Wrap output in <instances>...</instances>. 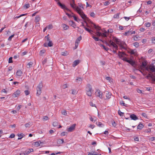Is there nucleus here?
<instances>
[{
    "label": "nucleus",
    "mask_w": 155,
    "mask_h": 155,
    "mask_svg": "<svg viewBox=\"0 0 155 155\" xmlns=\"http://www.w3.org/2000/svg\"><path fill=\"white\" fill-rule=\"evenodd\" d=\"M86 94L88 96L90 97L91 96L93 90L92 86L90 84H88L87 85L86 87Z\"/></svg>",
    "instance_id": "nucleus-1"
},
{
    "label": "nucleus",
    "mask_w": 155,
    "mask_h": 155,
    "mask_svg": "<svg viewBox=\"0 0 155 155\" xmlns=\"http://www.w3.org/2000/svg\"><path fill=\"white\" fill-rule=\"evenodd\" d=\"M43 84L42 81L40 82L36 87L37 90V96H39L41 93V89L43 87Z\"/></svg>",
    "instance_id": "nucleus-2"
},
{
    "label": "nucleus",
    "mask_w": 155,
    "mask_h": 155,
    "mask_svg": "<svg viewBox=\"0 0 155 155\" xmlns=\"http://www.w3.org/2000/svg\"><path fill=\"white\" fill-rule=\"evenodd\" d=\"M77 12L80 15L83 19L87 20L88 21H90V19L86 16L81 8L79 9V10Z\"/></svg>",
    "instance_id": "nucleus-3"
},
{
    "label": "nucleus",
    "mask_w": 155,
    "mask_h": 155,
    "mask_svg": "<svg viewBox=\"0 0 155 155\" xmlns=\"http://www.w3.org/2000/svg\"><path fill=\"white\" fill-rule=\"evenodd\" d=\"M146 70L148 71H150L151 72H155V66L153 64L148 65L146 67Z\"/></svg>",
    "instance_id": "nucleus-4"
},
{
    "label": "nucleus",
    "mask_w": 155,
    "mask_h": 155,
    "mask_svg": "<svg viewBox=\"0 0 155 155\" xmlns=\"http://www.w3.org/2000/svg\"><path fill=\"white\" fill-rule=\"evenodd\" d=\"M58 5L61 7V8L64 9H65L68 11L71 12V11L68 8H67L64 4H61L60 2H58L57 3Z\"/></svg>",
    "instance_id": "nucleus-5"
},
{
    "label": "nucleus",
    "mask_w": 155,
    "mask_h": 155,
    "mask_svg": "<svg viewBox=\"0 0 155 155\" xmlns=\"http://www.w3.org/2000/svg\"><path fill=\"white\" fill-rule=\"evenodd\" d=\"M96 96L98 97L101 98H102V93L99 90L97 89L95 93Z\"/></svg>",
    "instance_id": "nucleus-6"
},
{
    "label": "nucleus",
    "mask_w": 155,
    "mask_h": 155,
    "mask_svg": "<svg viewBox=\"0 0 155 155\" xmlns=\"http://www.w3.org/2000/svg\"><path fill=\"white\" fill-rule=\"evenodd\" d=\"M70 5H71V7L73 9H74L77 12L79 10V9L81 8L78 7H76L75 3H74L73 4H72L71 3H70Z\"/></svg>",
    "instance_id": "nucleus-7"
},
{
    "label": "nucleus",
    "mask_w": 155,
    "mask_h": 155,
    "mask_svg": "<svg viewBox=\"0 0 155 155\" xmlns=\"http://www.w3.org/2000/svg\"><path fill=\"white\" fill-rule=\"evenodd\" d=\"M76 124H72L71 127L67 129V131L68 132H71L72 131L75 129Z\"/></svg>",
    "instance_id": "nucleus-8"
},
{
    "label": "nucleus",
    "mask_w": 155,
    "mask_h": 155,
    "mask_svg": "<svg viewBox=\"0 0 155 155\" xmlns=\"http://www.w3.org/2000/svg\"><path fill=\"white\" fill-rule=\"evenodd\" d=\"M20 94V91L19 90H17L12 94V96L14 97H17L19 96Z\"/></svg>",
    "instance_id": "nucleus-9"
},
{
    "label": "nucleus",
    "mask_w": 155,
    "mask_h": 155,
    "mask_svg": "<svg viewBox=\"0 0 155 155\" xmlns=\"http://www.w3.org/2000/svg\"><path fill=\"white\" fill-rule=\"evenodd\" d=\"M33 151V149L32 148H29L27 149L25 151V155L28 154L30 152Z\"/></svg>",
    "instance_id": "nucleus-10"
},
{
    "label": "nucleus",
    "mask_w": 155,
    "mask_h": 155,
    "mask_svg": "<svg viewBox=\"0 0 155 155\" xmlns=\"http://www.w3.org/2000/svg\"><path fill=\"white\" fill-rule=\"evenodd\" d=\"M130 117L132 120H135L138 119V118L136 116V115L134 114L130 115Z\"/></svg>",
    "instance_id": "nucleus-11"
},
{
    "label": "nucleus",
    "mask_w": 155,
    "mask_h": 155,
    "mask_svg": "<svg viewBox=\"0 0 155 155\" xmlns=\"http://www.w3.org/2000/svg\"><path fill=\"white\" fill-rule=\"evenodd\" d=\"M106 94V99H108L110 98L111 97V94L108 91H106L105 92Z\"/></svg>",
    "instance_id": "nucleus-12"
},
{
    "label": "nucleus",
    "mask_w": 155,
    "mask_h": 155,
    "mask_svg": "<svg viewBox=\"0 0 155 155\" xmlns=\"http://www.w3.org/2000/svg\"><path fill=\"white\" fill-rule=\"evenodd\" d=\"M69 24L71 26L75 28L76 26V25L74 22L73 21H68Z\"/></svg>",
    "instance_id": "nucleus-13"
},
{
    "label": "nucleus",
    "mask_w": 155,
    "mask_h": 155,
    "mask_svg": "<svg viewBox=\"0 0 155 155\" xmlns=\"http://www.w3.org/2000/svg\"><path fill=\"white\" fill-rule=\"evenodd\" d=\"M93 25V27L95 28L96 31H100L101 30V28L98 26H97L95 24L92 23Z\"/></svg>",
    "instance_id": "nucleus-14"
},
{
    "label": "nucleus",
    "mask_w": 155,
    "mask_h": 155,
    "mask_svg": "<svg viewBox=\"0 0 155 155\" xmlns=\"http://www.w3.org/2000/svg\"><path fill=\"white\" fill-rule=\"evenodd\" d=\"M82 79L81 78L78 77L76 79V81L78 84H81L82 82Z\"/></svg>",
    "instance_id": "nucleus-15"
},
{
    "label": "nucleus",
    "mask_w": 155,
    "mask_h": 155,
    "mask_svg": "<svg viewBox=\"0 0 155 155\" xmlns=\"http://www.w3.org/2000/svg\"><path fill=\"white\" fill-rule=\"evenodd\" d=\"M106 42L108 45L110 47H111V45H113V44L114 43V42L111 40H109L108 43Z\"/></svg>",
    "instance_id": "nucleus-16"
},
{
    "label": "nucleus",
    "mask_w": 155,
    "mask_h": 155,
    "mask_svg": "<svg viewBox=\"0 0 155 155\" xmlns=\"http://www.w3.org/2000/svg\"><path fill=\"white\" fill-rule=\"evenodd\" d=\"M64 142V140L63 139H58L57 141V143L58 144L63 143Z\"/></svg>",
    "instance_id": "nucleus-17"
},
{
    "label": "nucleus",
    "mask_w": 155,
    "mask_h": 155,
    "mask_svg": "<svg viewBox=\"0 0 155 155\" xmlns=\"http://www.w3.org/2000/svg\"><path fill=\"white\" fill-rule=\"evenodd\" d=\"M62 26L64 30H65L68 29L69 28L68 26L64 24H62Z\"/></svg>",
    "instance_id": "nucleus-18"
},
{
    "label": "nucleus",
    "mask_w": 155,
    "mask_h": 155,
    "mask_svg": "<svg viewBox=\"0 0 155 155\" xmlns=\"http://www.w3.org/2000/svg\"><path fill=\"white\" fill-rule=\"evenodd\" d=\"M22 74V72L20 70H18L16 72V74L18 76H21Z\"/></svg>",
    "instance_id": "nucleus-19"
},
{
    "label": "nucleus",
    "mask_w": 155,
    "mask_h": 155,
    "mask_svg": "<svg viewBox=\"0 0 155 155\" xmlns=\"http://www.w3.org/2000/svg\"><path fill=\"white\" fill-rule=\"evenodd\" d=\"M92 38H94V39L95 41H97L99 40H100L101 41H102V42H103V41H102L101 40H99L98 38L95 37V35L93 34H92Z\"/></svg>",
    "instance_id": "nucleus-20"
},
{
    "label": "nucleus",
    "mask_w": 155,
    "mask_h": 155,
    "mask_svg": "<svg viewBox=\"0 0 155 155\" xmlns=\"http://www.w3.org/2000/svg\"><path fill=\"white\" fill-rule=\"evenodd\" d=\"M41 143V142L39 141L33 143L34 145L36 147H38L40 145V144Z\"/></svg>",
    "instance_id": "nucleus-21"
},
{
    "label": "nucleus",
    "mask_w": 155,
    "mask_h": 155,
    "mask_svg": "<svg viewBox=\"0 0 155 155\" xmlns=\"http://www.w3.org/2000/svg\"><path fill=\"white\" fill-rule=\"evenodd\" d=\"M40 19V17L39 15H36L35 18V22L38 23Z\"/></svg>",
    "instance_id": "nucleus-22"
},
{
    "label": "nucleus",
    "mask_w": 155,
    "mask_h": 155,
    "mask_svg": "<svg viewBox=\"0 0 155 155\" xmlns=\"http://www.w3.org/2000/svg\"><path fill=\"white\" fill-rule=\"evenodd\" d=\"M143 125L141 124L140 123L138 125L137 127V129H139L141 130L142 129V128L143 127Z\"/></svg>",
    "instance_id": "nucleus-23"
},
{
    "label": "nucleus",
    "mask_w": 155,
    "mask_h": 155,
    "mask_svg": "<svg viewBox=\"0 0 155 155\" xmlns=\"http://www.w3.org/2000/svg\"><path fill=\"white\" fill-rule=\"evenodd\" d=\"M80 61L79 60H76L74 61L73 62V66H75L77 65L80 63Z\"/></svg>",
    "instance_id": "nucleus-24"
},
{
    "label": "nucleus",
    "mask_w": 155,
    "mask_h": 155,
    "mask_svg": "<svg viewBox=\"0 0 155 155\" xmlns=\"http://www.w3.org/2000/svg\"><path fill=\"white\" fill-rule=\"evenodd\" d=\"M32 122H29L25 124V126L26 127H29L31 125Z\"/></svg>",
    "instance_id": "nucleus-25"
},
{
    "label": "nucleus",
    "mask_w": 155,
    "mask_h": 155,
    "mask_svg": "<svg viewBox=\"0 0 155 155\" xmlns=\"http://www.w3.org/2000/svg\"><path fill=\"white\" fill-rule=\"evenodd\" d=\"M150 78L152 79L151 81L153 82V83H155L154 82H155V76L152 74Z\"/></svg>",
    "instance_id": "nucleus-26"
},
{
    "label": "nucleus",
    "mask_w": 155,
    "mask_h": 155,
    "mask_svg": "<svg viewBox=\"0 0 155 155\" xmlns=\"http://www.w3.org/2000/svg\"><path fill=\"white\" fill-rule=\"evenodd\" d=\"M147 63L145 61H143L142 62V65H141V67L143 68H145L146 69V67H147Z\"/></svg>",
    "instance_id": "nucleus-27"
},
{
    "label": "nucleus",
    "mask_w": 155,
    "mask_h": 155,
    "mask_svg": "<svg viewBox=\"0 0 155 155\" xmlns=\"http://www.w3.org/2000/svg\"><path fill=\"white\" fill-rule=\"evenodd\" d=\"M118 55L119 56V58L122 59L123 57V55L121 53V52L119 51L118 53Z\"/></svg>",
    "instance_id": "nucleus-28"
},
{
    "label": "nucleus",
    "mask_w": 155,
    "mask_h": 155,
    "mask_svg": "<svg viewBox=\"0 0 155 155\" xmlns=\"http://www.w3.org/2000/svg\"><path fill=\"white\" fill-rule=\"evenodd\" d=\"M82 39V38L81 36H80L79 37H78L77 39L76 40L75 42L76 43H79L80 41Z\"/></svg>",
    "instance_id": "nucleus-29"
},
{
    "label": "nucleus",
    "mask_w": 155,
    "mask_h": 155,
    "mask_svg": "<svg viewBox=\"0 0 155 155\" xmlns=\"http://www.w3.org/2000/svg\"><path fill=\"white\" fill-rule=\"evenodd\" d=\"M84 28L85 29V30L89 32L91 34H92V32H93V31L90 29L89 28H86L85 27H84Z\"/></svg>",
    "instance_id": "nucleus-30"
},
{
    "label": "nucleus",
    "mask_w": 155,
    "mask_h": 155,
    "mask_svg": "<svg viewBox=\"0 0 155 155\" xmlns=\"http://www.w3.org/2000/svg\"><path fill=\"white\" fill-rule=\"evenodd\" d=\"M152 74H151V72L150 73H149L147 76L146 77H145V78H147V79H148V80H150V78H151V76L152 75Z\"/></svg>",
    "instance_id": "nucleus-31"
},
{
    "label": "nucleus",
    "mask_w": 155,
    "mask_h": 155,
    "mask_svg": "<svg viewBox=\"0 0 155 155\" xmlns=\"http://www.w3.org/2000/svg\"><path fill=\"white\" fill-rule=\"evenodd\" d=\"M33 63L31 62H29L27 65V67L28 68H30L31 67Z\"/></svg>",
    "instance_id": "nucleus-32"
},
{
    "label": "nucleus",
    "mask_w": 155,
    "mask_h": 155,
    "mask_svg": "<svg viewBox=\"0 0 155 155\" xmlns=\"http://www.w3.org/2000/svg\"><path fill=\"white\" fill-rule=\"evenodd\" d=\"M111 46H113L114 48L116 50H117L118 49V47L117 45H116L114 43L111 45Z\"/></svg>",
    "instance_id": "nucleus-33"
},
{
    "label": "nucleus",
    "mask_w": 155,
    "mask_h": 155,
    "mask_svg": "<svg viewBox=\"0 0 155 155\" xmlns=\"http://www.w3.org/2000/svg\"><path fill=\"white\" fill-rule=\"evenodd\" d=\"M127 62L131 64L132 65H133L135 64V62L132 60H129L127 61Z\"/></svg>",
    "instance_id": "nucleus-34"
},
{
    "label": "nucleus",
    "mask_w": 155,
    "mask_h": 155,
    "mask_svg": "<svg viewBox=\"0 0 155 155\" xmlns=\"http://www.w3.org/2000/svg\"><path fill=\"white\" fill-rule=\"evenodd\" d=\"M96 124L97 126L99 127H102L104 125L102 124L101 122H96Z\"/></svg>",
    "instance_id": "nucleus-35"
},
{
    "label": "nucleus",
    "mask_w": 155,
    "mask_h": 155,
    "mask_svg": "<svg viewBox=\"0 0 155 155\" xmlns=\"http://www.w3.org/2000/svg\"><path fill=\"white\" fill-rule=\"evenodd\" d=\"M120 13H117V14H116L114 15V18H115L118 19L119 18V15H120Z\"/></svg>",
    "instance_id": "nucleus-36"
},
{
    "label": "nucleus",
    "mask_w": 155,
    "mask_h": 155,
    "mask_svg": "<svg viewBox=\"0 0 155 155\" xmlns=\"http://www.w3.org/2000/svg\"><path fill=\"white\" fill-rule=\"evenodd\" d=\"M45 40L47 41H50V40L49 39V37L48 35L45 36Z\"/></svg>",
    "instance_id": "nucleus-37"
},
{
    "label": "nucleus",
    "mask_w": 155,
    "mask_h": 155,
    "mask_svg": "<svg viewBox=\"0 0 155 155\" xmlns=\"http://www.w3.org/2000/svg\"><path fill=\"white\" fill-rule=\"evenodd\" d=\"M100 46L101 47H103V48L106 51H107L109 49V48L107 47H106L105 46L103 45H101Z\"/></svg>",
    "instance_id": "nucleus-38"
},
{
    "label": "nucleus",
    "mask_w": 155,
    "mask_h": 155,
    "mask_svg": "<svg viewBox=\"0 0 155 155\" xmlns=\"http://www.w3.org/2000/svg\"><path fill=\"white\" fill-rule=\"evenodd\" d=\"M47 45L48 46V47H51L53 46V44L52 42V41H49Z\"/></svg>",
    "instance_id": "nucleus-39"
},
{
    "label": "nucleus",
    "mask_w": 155,
    "mask_h": 155,
    "mask_svg": "<svg viewBox=\"0 0 155 155\" xmlns=\"http://www.w3.org/2000/svg\"><path fill=\"white\" fill-rule=\"evenodd\" d=\"M131 54H136V51L135 50H131L130 52H129Z\"/></svg>",
    "instance_id": "nucleus-40"
},
{
    "label": "nucleus",
    "mask_w": 155,
    "mask_h": 155,
    "mask_svg": "<svg viewBox=\"0 0 155 155\" xmlns=\"http://www.w3.org/2000/svg\"><path fill=\"white\" fill-rule=\"evenodd\" d=\"M78 28V31L80 33H82L84 32V30L83 29L78 27H77Z\"/></svg>",
    "instance_id": "nucleus-41"
},
{
    "label": "nucleus",
    "mask_w": 155,
    "mask_h": 155,
    "mask_svg": "<svg viewBox=\"0 0 155 155\" xmlns=\"http://www.w3.org/2000/svg\"><path fill=\"white\" fill-rule=\"evenodd\" d=\"M120 105H122L125 107H127V104H125L124 103V102L123 101H121L120 102Z\"/></svg>",
    "instance_id": "nucleus-42"
},
{
    "label": "nucleus",
    "mask_w": 155,
    "mask_h": 155,
    "mask_svg": "<svg viewBox=\"0 0 155 155\" xmlns=\"http://www.w3.org/2000/svg\"><path fill=\"white\" fill-rule=\"evenodd\" d=\"M112 125L114 127H116L117 126V124L115 122L114 120H112L111 121Z\"/></svg>",
    "instance_id": "nucleus-43"
},
{
    "label": "nucleus",
    "mask_w": 155,
    "mask_h": 155,
    "mask_svg": "<svg viewBox=\"0 0 155 155\" xmlns=\"http://www.w3.org/2000/svg\"><path fill=\"white\" fill-rule=\"evenodd\" d=\"M144 25L146 27H149L150 26L151 24L150 22H147L145 23Z\"/></svg>",
    "instance_id": "nucleus-44"
},
{
    "label": "nucleus",
    "mask_w": 155,
    "mask_h": 155,
    "mask_svg": "<svg viewBox=\"0 0 155 155\" xmlns=\"http://www.w3.org/2000/svg\"><path fill=\"white\" fill-rule=\"evenodd\" d=\"M58 122L57 121H54L53 123V125L54 127H55L58 126Z\"/></svg>",
    "instance_id": "nucleus-45"
},
{
    "label": "nucleus",
    "mask_w": 155,
    "mask_h": 155,
    "mask_svg": "<svg viewBox=\"0 0 155 155\" xmlns=\"http://www.w3.org/2000/svg\"><path fill=\"white\" fill-rule=\"evenodd\" d=\"M118 114L120 116H123L124 113L121 112L120 110H118Z\"/></svg>",
    "instance_id": "nucleus-46"
},
{
    "label": "nucleus",
    "mask_w": 155,
    "mask_h": 155,
    "mask_svg": "<svg viewBox=\"0 0 155 155\" xmlns=\"http://www.w3.org/2000/svg\"><path fill=\"white\" fill-rule=\"evenodd\" d=\"M67 53H67V51H66L62 52L61 53V54L62 55L65 56H66L67 55Z\"/></svg>",
    "instance_id": "nucleus-47"
},
{
    "label": "nucleus",
    "mask_w": 155,
    "mask_h": 155,
    "mask_svg": "<svg viewBox=\"0 0 155 155\" xmlns=\"http://www.w3.org/2000/svg\"><path fill=\"white\" fill-rule=\"evenodd\" d=\"M72 94H77V90L74 89H73L72 90Z\"/></svg>",
    "instance_id": "nucleus-48"
},
{
    "label": "nucleus",
    "mask_w": 155,
    "mask_h": 155,
    "mask_svg": "<svg viewBox=\"0 0 155 155\" xmlns=\"http://www.w3.org/2000/svg\"><path fill=\"white\" fill-rule=\"evenodd\" d=\"M48 29H51L53 28V26L52 25H49L48 26H46Z\"/></svg>",
    "instance_id": "nucleus-49"
},
{
    "label": "nucleus",
    "mask_w": 155,
    "mask_h": 155,
    "mask_svg": "<svg viewBox=\"0 0 155 155\" xmlns=\"http://www.w3.org/2000/svg\"><path fill=\"white\" fill-rule=\"evenodd\" d=\"M95 34H96L98 36H101L102 35V33L99 31H97L95 33Z\"/></svg>",
    "instance_id": "nucleus-50"
},
{
    "label": "nucleus",
    "mask_w": 155,
    "mask_h": 155,
    "mask_svg": "<svg viewBox=\"0 0 155 155\" xmlns=\"http://www.w3.org/2000/svg\"><path fill=\"white\" fill-rule=\"evenodd\" d=\"M67 132H62L61 134V136H64L67 134Z\"/></svg>",
    "instance_id": "nucleus-51"
},
{
    "label": "nucleus",
    "mask_w": 155,
    "mask_h": 155,
    "mask_svg": "<svg viewBox=\"0 0 155 155\" xmlns=\"http://www.w3.org/2000/svg\"><path fill=\"white\" fill-rule=\"evenodd\" d=\"M14 35H15L14 34H13V35H11V36H10V37H9L8 38V40L9 41H11L12 40V38L14 37Z\"/></svg>",
    "instance_id": "nucleus-52"
},
{
    "label": "nucleus",
    "mask_w": 155,
    "mask_h": 155,
    "mask_svg": "<svg viewBox=\"0 0 155 155\" xmlns=\"http://www.w3.org/2000/svg\"><path fill=\"white\" fill-rule=\"evenodd\" d=\"M90 15L91 16L94 18L95 17V14L94 12H91L90 13Z\"/></svg>",
    "instance_id": "nucleus-53"
},
{
    "label": "nucleus",
    "mask_w": 155,
    "mask_h": 155,
    "mask_svg": "<svg viewBox=\"0 0 155 155\" xmlns=\"http://www.w3.org/2000/svg\"><path fill=\"white\" fill-rule=\"evenodd\" d=\"M114 41H115L117 44L120 42L119 41V40L118 38H114Z\"/></svg>",
    "instance_id": "nucleus-54"
},
{
    "label": "nucleus",
    "mask_w": 155,
    "mask_h": 155,
    "mask_svg": "<svg viewBox=\"0 0 155 155\" xmlns=\"http://www.w3.org/2000/svg\"><path fill=\"white\" fill-rule=\"evenodd\" d=\"M12 59V57H10L8 59V63H12L13 62Z\"/></svg>",
    "instance_id": "nucleus-55"
},
{
    "label": "nucleus",
    "mask_w": 155,
    "mask_h": 155,
    "mask_svg": "<svg viewBox=\"0 0 155 155\" xmlns=\"http://www.w3.org/2000/svg\"><path fill=\"white\" fill-rule=\"evenodd\" d=\"M146 89V90L148 91H150L152 90V87H145Z\"/></svg>",
    "instance_id": "nucleus-56"
},
{
    "label": "nucleus",
    "mask_w": 155,
    "mask_h": 155,
    "mask_svg": "<svg viewBox=\"0 0 155 155\" xmlns=\"http://www.w3.org/2000/svg\"><path fill=\"white\" fill-rule=\"evenodd\" d=\"M134 45L136 47H138L139 46V43L137 42H135L134 43Z\"/></svg>",
    "instance_id": "nucleus-57"
},
{
    "label": "nucleus",
    "mask_w": 155,
    "mask_h": 155,
    "mask_svg": "<svg viewBox=\"0 0 155 155\" xmlns=\"http://www.w3.org/2000/svg\"><path fill=\"white\" fill-rule=\"evenodd\" d=\"M48 119V117L47 116H45L43 117V120L44 121L47 120Z\"/></svg>",
    "instance_id": "nucleus-58"
},
{
    "label": "nucleus",
    "mask_w": 155,
    "mask_h": 155,
    "mask_svg": "<svg viewBox=\"0 0 155 155\" xmlns=\"http://www.w3.org/2000/svg\"><path fill=\"white\" fill-rule=\"evenodd\" d=\"M24 92L26 95H28L30 93V92L28 90L25 91H24Z\"/></svg>",
    "instance_id": "nucleus-59"
},
{
    "label": "nucleus",
    "mask_w": 155,
    "mask_h": 155,
    "mask_svg": "<svg viewBox=\"0 0 155 155\" xmlns=\"http://www.w3.org/2000/svg\"><path fill=\"white\" fill-rule=\"evenodd\" d=\"M61 113L64 115H66L67 114V111L65 110H63L61 111Z\"/></svg>",
    "instance_id": "nucleus-60"
},
{
    "label": "nucleus",
    "mask_w": 155,
    "mask_h": 155,
    "mask_svg": "<svg viewBox=\"0 0 155 155\" xmlns=\"http://www.w3.org/2000/svg\"><path fill=\"white\" fill-rule=\"evenodd\" d=\"M24 7L26 9L30 7V5L29 4H25L24 6Z\"/></svg>",
    "instance_id": "nucleus-61"
},
{
    "label": "nucleus",
    "mask_w": 155,
    "mask_h": 155,
    "mask_svg": "<svg viewBox=\"0 0 155 155\" xmlns=\"http://www.w3.org/2000/svg\"><path fill=\"white\" fill-rule=\"evenodd\" d=\"M139 37V36L137 35H135L134 37V41H137L138 40V38Z\"/></svg>",
    "instance_id": "nucleus-62"
},
{
    "label": "nucleus",
    "mask_w": 155,
    "mask_h": 155,
    "mask_svg": "<svg viewBox=\"0 0 155 155\" xmlns=\"http://www.w3.org/2000/svg\"><path fill=\"white\" fill-rule=\"evenodd\" d=\"M106 33H107V32L106 31L104 33H102V35L101 36H102L104 37H107V35H106Z\"/></svg>",
    "instance_id": "nucleus-63"
},
{
    "label": "nucleus",
    "mask_w": 155,
    "mask_h": 155,
    "mask_svg": "<svg viewBox=\"0 0 155 155\" xmlns=\"http://www.w3.org/2000/svg\"><path fill=\"white\" fill-rule=\"evenodd\" d=\"M151 41L152 43L155 44V37H152Z\"/></svg>",
    "instance_id": "nucleus-64"
}]
</instances>
